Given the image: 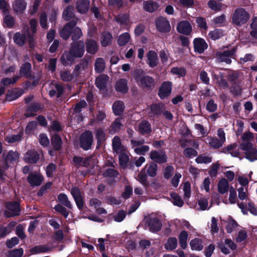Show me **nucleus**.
Instances as JSON below:
<instances>
[{"instance_id":"obj_1","label":"nucleus","mask_w":257,"mask_h":257,"mask_svg":"<svg viewBox=\"0 0 257 257\" xmlns=\"http://www.w3.org/2000/svg\"><path fill=\"white\" fill-rule=\"evenodd\" d=\"M85 51L84 43L81 41L73 43L69 52H65L61 58L63 64L68 65L72 64L76 58H81Z\"/></svg>"},{"instance_id":"obj_2","label":"nucleus","mask_w":257,"mask_h":257,"mask_svg":"<svg viewBox=\"0 0 257 257\" xmlns=\"http://www.w3.org/2000/svg\"><path fill=\"white\" fill-rule=\"evenodd\" d=\"M143 221L146 227L152 232L160 231L162 228V223L159 215L156 213H151L144 217Z\"/></svg>"},{"instance_id":"obj_3","label":"nucleus","mask_w":257,"mask_h":257,"mask_svg":"<svg viewBox=\"0 0 257 257\" xmlns=\"http://www.w3.org/2000/svg\"><path fill=\"white\" fill-rule=\"evenodd\" d=\"M250 18L249 13L243 8H237L234 11L232 17V23L240 26L247 22Z\"/></svg>"},{"instance_id":"obj_4","label":"nucleus","mask_w":257,"mask_h":257,"mask_svg":"<svg viewBox=\"0 0 257 257\" xmlns=\"http://www.w3.org/2000/svg\"><path fill=\"white\" fill-rule=\"evenodd\" d=\"M26 30V33L25 34H21L20 33H16L14 36V41L15 43L19 46H23L26 40V36L27 35L28 41L30 47H33L35 46V43L33 37L30 35L28 33V27H27L25 28Z\"/></svg>"},{"instance_id":"obj_5","label":"nucleus","mask_w":257,"mask_h":257,"mask_svg":"<svg viewBox=\"0 0 257 257\" xmlns=\"http://www.w3.org/2000/svg\"><path fill=\"white\" fill-rule=\"evenodd\" d=\"M235 52L236 49L234 48L229 50H221L216 53V58L219 62L230 64L231 62V59L234 58Z\"/></svg>"},{"instance_id":"obj_6","label":"nucleus","mask_w":257,"mask_h":257,"mask_svg":"<svg viewBox=\"0 0 257 257\" xmlns=\"http://www.w3.org/2000/svg\"><path fill=\"white\" fill-rule=\"evenodd\" d=\"M240 149L245 151L247 159L250 161H253L257 159V150L253 147L250 143H243L240 145Z\"/></svg>"},{"instance_id":"obj_7","label":"nucleus","mask_w":257,"mask_h":257,"mask_svg":"<svg viewBox=\"0 0 257 257\" xmlns=\"http://www.w3.org/2000/svg\"><path fill=\"white\" fill-rule=\"evenodd\" d=\"M93 143V135L91 132L89 131L83 133L80 137V144L81 147L85 150H88L90 148Z\"/></svg>"},{"instance_id":"obj_8","label":"nucleus","mask_w":257,"mask_h":257,"mask_svg":"<svg viewBox=\"0 0 257 257\" xmlns=\"http://www.w3.org/2000/svg\"><path fill=\"white\" fill-rule=\"evenodd\" d=\"M7 210L5 212L7 217L18 215L20 212V205L18 202H9L7 204Z\"/></svg>"},{"instance_id":"obj_9","label":"nucleus","mask_w":257,"mask_h":257,"mask_svg":"<svg viewBox=\"0 0 257 257\" xmlns=\"http://www.w3.org/2000/svg\"><path fill=\"white\" fill-rule=\"evenodd\" d=\"M151 160L158 163H164L167 161V157L164 151H152L150 153Z\"/></svg>"},{"instance_id":"obj_10","label":"nucleus","mask_w":257,"mask_h":257,"mask_svg":"<svg viewBox=\"0 0 257 257\" xmlns=\"http://www.w3.org/2000/svg\"><path fill=\"white\" fill-rule=\"evenodd\" d=\"M156 24L158 30L161 32H167L171 30L169 22L164 17L158 18L156 21Z\"/></svg>"},{"instance_id":"obj_11","label":"nucleus","mask_w":257,"mask_h":257,"mask_svg":"<svg viewBox=\"0 0 257 257\" xmlns=\"http://www.w3.org/2000/svg\"><path fill=\"white\" fill-rule=\"evenodd\" d=\"M135 79L139 84L143 88L149 89L154 86V81L153 79L149 76H145L140 78L136 77Z\"/></svg>"},{"instance_id":"obj_12","label":"nucleus","mask_w":257,"mask_h":257,"mask_svg":"<svg viewBox=\"0 0 257 257\" xmlns=\"http://www.w3.org/2000/svg\"><path fill=\"white\" fill-rule=\"evenodd\" d=\"M76 21L73 20L67 23L60 31V36L64 40H67L70 36L73 28L76 26Z\"/></svg>"},{"instance_id":"obj_13","label":"nucleus","mask_w":257,"mask_h":257,"mask_svg":"<svg viewBox=\"0 0 257 257\" xmlns=\"http://www.w3.org/2000/svg\"><path fill=\"white\" fill-rule=\"evenodd\" d=\"M172 83L166 81L163 83L160 90L159 95L161 98L163 99L169 96L171 92Z\"/></svg>"},{"instance_id":"obj_14","label":"nucleus","mask_w":257,"mask_h":257,"mask_svg":"<svg viewBox=\"0 0 257 257\" xmlns=\"http://www.w3.org/2000/svg\"><path fill=\"white\" fill-rule=\"evenodd\" d=\"M89 205L90 207H93L95 212L98 214H106V210L101 207V202L97 198H92L89 200Z\"/></svg>"},{"instance_id":"obj_15","label":"nucleus","mask_w":257,"mask_h":257,"mask_svg":"<svg viewBox=\"0 0 257 257\" xmlns=\"http://www.w3.org/2000/svg\"><path fill=\"white\" fill-rule=\"evenodd\" d=\"M195 51L201 54L207 48V44L202 38H196L194 40Z\"/></svg>"},{"instance_id":"obj_16","label":"nucleus","mask_w":257,"mask_h":257,"mask_svg":"<svg viewBox=\"0 0 257 257\" xmlns=\"http://www.w3.org/2000/svg\"><path fill=\"white\" fill-rule=\"evenodd\" d=\"M177 31L181 34L189 35L192 31V27L189 22L183 21L180 22L177 26Z\"/></svg>"},{"instance_id":"obj_17","label":"nucleus","mask_w":257,"mask_h":257,"mask_svg":"<svg viewBox=\"0 0 257 257\" xmlns=\"http://www.w3.org/2000/svg\"><path fill=\"white\" fill-rule=\"evenodd\" d=\"M89 0H77L76 2V9L81 14L86 13L89 9Z\"/></svg>"},{"instance_id":"obj_18","label":"nucleus","mask_w":257,"mask_h":257,"mask_svg":"<svg viewBox=\"0 0 257 257\" xmlns=\"http://www.w3.org/2000/svg\"><path fill=\"white\" fill-rule=\"evenodd\" d=\"M147 63L150 67L153 68L156 67L159 62V59L157 53L154 51H150L147 54Z\"/></svg>"},{"instance_id":"obj_19","label":"nucleus","mask_w":257,"mask_h":257,"mask_svg":"<svg viewBox=\"0 0 257 257\" xmlns=\"http://www.w3.org/2000/svg\"><path fill=\"white\" fill-rule=\"evenodd\" d=\"M112 147L113 151L116 154L122 152H125L126 148L122 145L120 138L118 136H115L112 140Z\"/></svg>"},{"instance_id":"obj_20","label":"nucleus","mask_w":257,"mask_h":257,"mask_svg":"<svg viewBox=\"0 0 257 257\" xmlns=\"http://www.w3.org/2000/svg\"><path fill=\"white\" fill-rule=\"evenodd\" d=\"M86 51L88 53L94 54L98 50L96 42L92 39H87L85 42Z\"/></svg>"},{"instance_id":"obj_21","label":"nucleus","mask_w":257,"mask_h":257,"mask_svg":"<svg viewBox=\"0 0 257 257\" xmlns=\"http://www.w3.org/2000/svg\"><path fill=\"white\" fill-rule=\"evenodd\" d=\"M39 159V154L35 151H28L24 156V160L25 162L28 163H36Z\"/></svg>"},{"instance_id":"obj_22","label":"nucleus","mask_w":257,"mask_h":257,"mask_svg":"<svg viewBox=\"0 0 257 257\" xmlns=\"http://www.w3.org/2000/svg\"><path fill=\"white\" fill-rule=\"evenodd\" d=\"M108 80V76L105 74H102L98 76L95 80V84L100 89H103L105 88L107 82Z\"/></svg>"},{"instance_id":"obj_23","label":"nucleus","mask_w":257,"mask_h":257,"mask_svg":"<svg viewBox=\"0 0 257 257\" xmlns=\"http://www.w3.org/2000/svg\"><path fill=\"white\" fill-rule=\"evenodd\" d=\"M115 87L117 91L122 93L126 92L128 89L127 80L125 79H119L116 82Z\"/></svg>"},{"instance_id":"obj_24","label":"nucleus","mask_w":257,"mask_h":257,"mask_svg":"<svg viewBox=\"0 0 257 257\" xmlns=\"http://www.w3.org/2000/svg\"><path fill=\"white\" fill-rule=\"evenodd\" d=\"M229 183L225 178L221 179L217 185V188L218 192L222 194H224L227 193L229 190Z\"/></svg>"},{"instance_id":"obj_25","label":"nucleus","mask_w":257,"mask_h":257,"mask_svg":"<svg viewBox=\"0 0 257 257\" xmlns=\"http://www.w3.org/2000/svg\"><path fill=\"white\" fill-rule=\"evenodd\" d=\"M43 178L42 176L36 174L30 175L28 178L29 183L32 186L40 185L43 181Z\"/></svg>"},{"instance_id":"obj_26","label":"nucleus","mask_w":257,"mask_h":257,"mask_svg":"<svg viewBox=\"0 0 257 257\" xmlns=\"http://www.w3.org/2000/svg\"><path fill=\"white\" fill-rule=\"evenodd\" d=\"M143 7L145 11L148 12H153L159 8V5L155 2L148 1L144 2Z\"/></svg>"},{"instance_id":"obj_27","label":"nucleus","mask_w":257,"mask_h":257,"mask_svg":"<svg viewBox=\"0 0 257 257\" xmlns=\"http://www.w3.org/2000/svg\"><path fill=\"white\" fill-rule=\"evenodd\" d=\"M206 143L214 149H218L222 147L223 143L215 137H208L206 139Z\"/></svg>"},{"instance_id":"obj_28","label":"nucleus","mask_w":257,"mask_h":257,"mask_svg":"<svg viewBox=\"0 0 257 257\" xmlns=\"http://www.w3.org/2000/svg\"><path fill=\"white\" fill-rule=\"evenodd\" d=\"M111 35L107 32H104L102 34L101 40L100 41L101 44L103 47H106L110 45L112 41Z\"/></svg>"},{"instance_id":"obj_29","label":"nucleus","mask_w":257,"mask_h":257,"mask_svg":"<svg viewBox=\"0 0 257 257\" xmlns=\"http://www.w3.org/2000/svg\"><path fill=\"white\" fill-rule=\"evenodd\" d=\"M19 154L17 152L10 151L6 156L5 161L7 164L16 162L19 158Z\"/></svg>"},{"instance_id":"obj_30","label":"nucleus","mask_w":257,"mask_h":257,"mask_svg":"<svg viewBox=\"0 0 257 257\" xmlns=\"http://www.w3.org/2000/svg\"><path fill=\"white\" fill-rule=\"evenodd\" d=\"M198 205L199 209L205 210L209 209L211 205H209L208 198L206 197H201L198 200Z\"/></svg>"},{"instance_id":"obj_31","label":"nucleus","mask_w":257,"mask_h":257,"mask_svg":"<svg viewBox=\"0 0 257 257\" xmlns=\"http://www.w3.org/2000/svg\"><path fill=\"white\" fill-rule=\"evenodd\" d=\"M151 116L155 115H160L162 114L163 110L164 109V106L163 104H153L151 106Z\"/></svg>"},{"instance_id":"obj_32","label":"nucleus","mask_w":257,"mask_h":257,"mask_svg":"<svg viewBox=\"0 0 257 257\" xmlns=\"http://www.w3.org/2000/svg\"><path fill=\"white\" fill-rule=\"evenodd\" d=\"M191 248L194 250H201L203 248L202 241L198 238H195L192 240L190 243Z\"/></svg>"},{"instance_id":"obj_33","label":"nucleus","mask_w":257,"mask_h":257,"mask_svg":"<svg viewBox=\"0 0 257 257\" xmlns=\"http://www.w3.org/2000/svg\"><path fill=\"white\" fill-rule=\"evenodd\" d=\"M124 107V104L122 101H115L112 106L113 111L115 115L120 114L123 112Z\"/></svg>"},{"instance_id":"obj_34","label":"nucleus","mask_w":257,"mask_h":257,"mask_svg":"<svg viewBox=\"0 0 257 257\" xmlns=\"http://www.w3.org/2000/svg\"><path fill=\"white\" fill-rule=\"evenodd\" d=\"M26 8V4L23 0H16L14 10L16 13H22Z\"/></svg>"},{"instance_id":"obj_35","label":"nucleus","mask_w":257,"mask_h":257,"mask_svg":"<svg viewBox=\"0 0 257 257\" xmlns=\"http://www.w3.org/2000/svg\"><path fill=\"white\" fill-rule=\"evenodd\" d=\"M188 234L186 231H182L179 236V241L180 246L183 249H185L187 246V238Z\"/></svg>"},{"instance_id":"obj_36","label":"nucleus","mask_w":257,"mask_h":257,"mask_svg":"<svg viewBox=\"0 0 257 257\" xmlns=\"http://www.w3.org/2000/svg\"><path fill=\"white\" fill-rule=\"evenodd\" d=\"M238 196L240 200H247L249 197L248 187H240L237 189Z\"/></svg>"},{"instance_id":"obj_37","label":"nucleus","mask_w":257,"mask_h":257,"mask_svg":"<svg viewBox=\"0 0 257 257\" xmlns=\"http://www.w3.org/2000/svg\"><path fill=\"white\" fill-rule=\"evenodd\" d=\"M177 245V240L175 237H170L165 244V248L168 250H173Z\"/></svg>"},{"instance_id":"obj_38","label":"nucleus","mask_w":257,"mask_h":257,"mask_svg":"<svg viewBox=\"0 0 257 257\" xmlns=\"http://www.w3.org/2000/svg\"><path fill=\"white\" fill-rule=\"evenodd\" d=\"M58 200L60 203L66 206L68 208H72V204L68 200L67 196L64 194L61 193L58 196Z\"/></svg>"},{"instance_id":"obj_39","label":"nucleus","mask_w":257,"mask_h":257,"mask_svg":"<svg viewBox=\"0 0 257 257\" xmlns=\"http://www.w3.org/2000/svg\"><path fill=\"white\" fill-rule=\"evenodd\" d=\"M170 196L172 200V201L174 205L178 207H182L183 205V200L176 193H171Z\"/></svg>"},{"instance_id":"obj_40","label":"nucleus","mask_w":257,"mask_h":257,"mask_svg":"<svg viewBox=\"0 0 257 257\" xmlns=\"http://www.w3.org/2000/svg\"><path fill=\"white\" fill-rule=\"evenodd\" d=\"M105 68V62L103 58H98L95 63V70L97 73L102 72Z\"/></svg>"},{"instance_id":"obj_41","label":"nucleus","mask_w":257,"mask_h":257,"mask_svg":"<svg viewBox=\"0 0 257 257\" xmlns=\"http://www.w3.org/2000/svg\"><path fill=\"white\" fill-rule=\"evenodd\" d=\"M74 8L71 6H69L66 8L63 13V17L66 20L68 21L74 17Z\"/></svg>"},{"instance_id":"obj_42","label":"nucleus","mask_w":257,"mask_h":257,"mask_svg":"<svg viewBox=\"0 0 257 257\" xmlns=\"http://www.w3.org/2000/svg\"><path fill=\"white\" fill-rule=\"evenodd\" d=\"M131 39L128 33H124L120 35L117 40V43L119 46H124Z\"/></svg>"},{"instance_id":"obj_43","label":"nucleus","mask_w":257,"mask_h":257,"mask_svg":"<svg viewBox=\"0 0 257 257\" xmlns=\"http://www.w3.org/2000/svg\"><path fill=\"white\" fill-rule=\"evenodd\" d=\"M139 130L142 134L149 133L151 131V125L148 122L143 121L140 123L139 126Z\"/></svg>"},{"instance_id":"obj_44","label":"nucleus","mask_w":257,"mask_h":257,"mask_svg":"<svg viewBox=\"0 0 257 257\" xmlns=\"http://www.w3.org/2000/svg\"><path fill=\"white\" fill-rule=\"evenodd\" d=\"M51 143L55 150H59L61 148L62 144L60 137L58 135H54L51 139Z\"/></svg>"},{"instance_id":"obj_45","label":"nucleus","mask_w":257,"mask_h":257,"mask_svg":"<svg viewBox=\"0 0 257 257\" xmlns=\"http://www.w3.org/2000/svg\"><path fill=\"white\" fill-rule=\"evenodd\" d=\"M95 137L97 140V142L99 143L104 142L105 140V134L104 130L101 128H98L96 129Z\"/></svg>"},{"instance_id":"obj_46","label":"nucleus","mask_w":257,"mask_h":257,"mask_svg":"<svg viewBox=\"0 0 257 257\" xmlns=\"http://www.w3.org/2000/svg\"><path fill=\"white\" fill-rule=\"evenodd\" d=\"M119 164L122 167H125L128 162L129 159L125 152H122L118 153Z\"/></svg>"},{"instance_id":"obj_47","label":"nucleus","mask_w":257,"mask_h":257,"mask_svg":"<svg viewBox=\"0 0 257 257\" xmlns=\"http://www.w3.org/2000/svg\"><path fill=\"white\" fill-rule=\"evenodd\" d=\"M122 125L119 118L116 119L110 126L109 132L110 133H115L118 132L121 128Z\"/></svg>"},{"instance_id":"obj_48","label":"nucleus","mask_w":257,"mask_h":257,"mask_svg":"<svg viewBox=\"0 0 257 257\" xmlns=\"http://www.w3.org/2000/svg\"><path fill=\"white\" fill-rule=\"evenodd\" d=\"M223 35V32L219 29H215L209 33V38L213 40L219 39Z\"/></svg>"},{"instance_id":"obj_49","label":"nucleus","mask_w":257,"mask_h":257,"mask_svg":"<svg viewBox=\"0 0 257 257\" xmlns=\"http://www.w3.org/2000/svg\"><path fill=\"white\" fill-rule=\"evenodd\" d=\"M31 68V65L30 63H25L21 68L20 74L23 76H29Z\"/></svg>"},{"instance_id":"obj_50","label":"nucleus","mask_w":257,"mask_h":257,"mask_svg":"<svg viewBox=\"0 0 257 257\" xmlns=\"http://www.w3.org/2000/svg\"><path fill=\"white\" fill-rule=\"evenodd\" d=\"M195 161L198 164L209 163L211 162V158L205 154L201 155L195 159Z\"/></svg>"},{"instance_id":"obj_51","label":"nucleus","mask_w":257,"mask_h":257,"mask_svg":"<svg viewBox=\"0 0 257 257\" xmlns=\"http://www.w3.org/2000/svg\"><path fill=\"white\" fill-rule=\"evenodd\" d=\"M171 72L179 77H183L186 75V71L183 67H174L171 69Z\"/></svg>"},{"instance_id":"obj_52","label":"nucleus","mask_w":257,"mask_h":257,"mask_svg":"<svg viewBox=\"0 0 257 257\" xmlns=\"http://www.w3.org/2000/svg\"><path fill=\"white\" fill-rule=\"evenodd\" d=\"M228 201L231 204H235L236 202V192L233 187H231L229 189Z\"/></svg>"},{"instance_id":"obj_53","label":"nucleus","mask_w":257,"mask_h":257,"mask_svg":"<svg viewBox=\"0 0 257 257\" xmlns=\"http://www.w3.org/2000/svg\"><path fill=\"white\" fill-rule=\"evenodd\" d=\"M5 15V17L4 20V23L7 27L9 28H12L15 24V19L12 16Z\"/></svg>"},{"instance_id":"obj_54","label":"nucleus","mask_w":257,"mask_h":257,"mask_svg":"<svg viewBox=\"0 0 257 257\" xmlns=\"http://www.w3.org/2000/svg\"><path fill=\"white\" fill-rule=\"evenodd\" d=\"M48 250L49 247L47 245H38L33 248L31 250V252L33 253H38L46 252Z\"/></svg>"},{"instance_id":"obj_55","label":"nucleus","mask_w":257,"mask_h":257,"mask_svg":"<svg viewBox=\"0 0 257 257\" xmlns=\"http://www.w3.org/2000/svg\"><path fill=\"white\" fill-rule=\"evenodd\" d=\"M183 191L184 198L189 199L191 196V186L188 182H186L183 184Z\"/></svg>"},{"instance_id":"obj_56","label":"nucleus","mask_w":257,"mask_h":257,"mask_svg":"<svg viewBox=\"0 0 257 257\" xmlns=\"http://www.w3.org/2000/svg\"><path fill=\"white\" fill-rule=\"evenodd\" d=\"M18 78V76H15L12 79L8 78H4L1 80V85H3L5 87H7L11 84L15 83Z\"/></svg>"},{"instance_id":"obj_57","label":"nucleus","mask_w":257,"mask_h":257,"mask_svg":"<svg viewBox=\"0 0 257 257\" xmlns=\"http://www.w3.org/2000/svg\"><path fill=\"white\" fill-rule=\"evenodd\" d=\"M72 39L73 41L78 40L82 36V33L81 29L78 27H76L72 30Z\"/></svg>"},{"instance_id":"obj_58","label":"nucleus","mask_w":257,"mask_h":257,"mask_svg":"<svg viewBox=\"0 0 257 257\" xmlns=\"http://www.w3.org/2000/svg\"><path fill=\"white\" fill-rule=\"evenodd\" d=\"M237 180L239 184L243 187H248L249 181L247 177L243 175H239L237 177Z\"/></svg>"},{"instance_id":"obj_59","label":"nucleus","mask_w":257,"mask_h":257,"mask_svg":"<svg viewBox=\"0 0 257 257\" xmlns=\"http://www.w3.org/2000/svg\"><path fill=\"white\" fill-rule=\"evenodd\" d=\"M183 154L187 158H192L196 156L198 153L194 149L188 148L184 151Z\"/></svg>"},{"instance_id":"obj_60","label":"nucleus","mask_w":257,"mask_h":257,"mask_svg":"<svg viewBox=\"0 0 257 257\" xmlns=\"http://www.w3.org/2000/svg\"><path fill=\"white\" fill-rule=\"evenodd\" d=\"M158 166L156 164H152L150 165L147 170L148 174L151 177H155L157 175Z\"/></svg>"},{"instance_id":"obj_61","label":"nucleus","mask_w":257,"mask_h":257,"mask_svg":"<svg viewBox=\"0 0 257 257\" xmlns=\"http://www.w3.org/2000/svg\"><path fill=\"white\" fill-rule=\"evenodd\" d=\"M23 254V249L21 248L9 251L8 257H21Z\"/></svg>"},{"instance_id":"obj_62","label":"nucleus","mask_w":257,"mask_h":257,"mask_svg":"<svg viewBox=\"0 0 257 257\" xmlns=\"http://www.w3.org/2000/svg\"><path fill=\"white\" fill-rule=\"evenodd\" d=\"M60 77L62 80L64 81H70L73 78V75L67 71L62 72L60 74Z\"/></svg>"},{"instance_id":"obj_63","label":"nucleus","mask_w":257,"mask_h":257,"mask_svg":"<svg viewBox=\"0 0 257 257\" xmlns=\"http://www.w3.org/2000/svg\"><path fill=\"white\" fill-rule=\"evenodd\" d=\"M149 150V147L146 145L136 147L134 149L135 153L139 155H144L145 153L147 152Z\"/></svg>"},{"instance_id":"obj_64","label":"nucleus","mask_w":257,"mask_h":257,"mask_svg":"<svg viewBox=\"0 0 257 257\" xmlns=\"http://www.w3.org/2000/svg\"><path fill=\"white\" fill-rule=\"evenodd\" d=\"M174 171V168L172 166H166L163 171L164 177L167 179H169L172 176V173Z\"/></svg>"}]
</instances>
